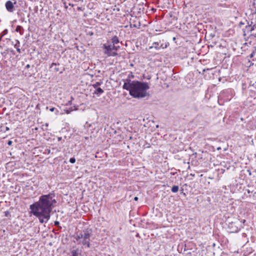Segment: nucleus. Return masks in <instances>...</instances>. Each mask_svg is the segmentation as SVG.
<instances>
[{
    "label": "nucleus",
    "instance_id": "nucleus-5",
    "mask_svg": "<svg viewBox=\"0 0 256 256\" xmlns=\"http://www.w3.org/2000/svg\"><path fill=\"white\" fill-rule=\"evenodd\" d=\"M167 47V44H164L163 43H162L160 41L159 42H154L152 43V46H150L148 48V50H151L154 48L155 50H160L164 49Z\"/></svg>",
    "mask_w": 256,
    "mask_h": 256
},
{
    "label": "nucleus",
    "instance_id": "nucleus-24",
    "mask_svg": "<svg viewBox=\"0 0 256 256\" xmlns=\"http://www.w3.org/2000/svg\"><path fill=\"white\" fill-rule=\"evenodd\" d=\"M54 224H55L56 225V224H59V222H55Z\"/></svg>",
    "mask_w": 256,
    "mask_h": 256
},
{
    "label": "nucleus",
    "instance_id": "nucleus-13",
    "mask_svg": "<svg viewBox=\"0 0 256 256\" xmlns=\"http://www.w3.org/2000/svg\"><path fill=\"white\" fill-rule=\"evenodd\" d=\"M178 189H179L178 186H174L172 188V191L173 192L176 193V192H178Z\"/></svg>",
    "mask_w": 256,
    "mask_h": 256
},
{
    "label": "nucleus",
    "instance_id": "nucleus-3",
    "mask_svg": "<svg viewBox=\"0 0 256 256\" xmlns=\"http://www.w3.org/2000/svg\"><path fill=\"white\" fill-rule=\"evenodd\" d=\"M90 232L88 230L82 231L76 238V240H80L84 246H86L88 248H90Z\"/></svg>",
    "mask_w": 256,
    "mask_h": 256
},
{
    "label": "nucleus",
    "instance_id": "nucleus-4",
    "mask_svg": "<svg viewBox=\"0 0 256 256\" xmlns=\"http://www.w3.org/2000/svg\"><path fill=\"white\" fill-rule=\"evenodd\" d=\"M102 48L104 49V54L107 56H114L118 55L116 52L118 47L114 44H104L102 46Z\"/></svg>",
    "mask_w": 256,
    "mask_h": 256
},
{
    "label": "nucleus",
    "instance_id": "nucleus-19",
    "mask_svg": "<svg viewBox=\"0 0 256 256\" xmlns=\"http://www.w3.org/2000/svg\"><path fill=\"white\" fill-rule=\"evenodd\" d=\"M12 142L11 140H8V144L9 146H10L12 144Z\"/></svg>",
    "mask_w": 256,
    "mask_h": 256
},
{
    "label": "nucleus",
    "instance_id": "nucleus-7",
    "mask_svg": "<svg viewBox=\"0 0 256 256\" xmlns=\"http://www.w3.org/2000/svg\"><path fill=\"white\" fill-rule=\"evenodd\" d=\"M5 6L6 10L8 12H14V6L12 2H11L10 0L7 1L5 4Z\"/></svg>",
    "mask_w": 256,
    "mask_h": 256
},
{
    "label": "nucleus",
    "instance_id": "nucleus-16",
    "mask_svg": "<svg viewBox=\"0 0 256 256\" xmlns=\"http://www.w3.org/2000/svg\"><path fill=\"white\" fill-rule=\"evenodd\" d=\"M70 162L72 164H74L76 162V158H71L70 160Z\"/></svg>",
    "mask_w": 256,
    "mask_h": 256
},
{
    "label": "nucleus",
    "instance_id": "nucleus-23",
    "mask_svg": "<svg viewBox=\"0 0 256 256\" xmlns=\"http://www.w3.org/2000/svg\"><path fill=\"white\" fill-rule=\"evenodd\" d=\"M138 198L137 196H136V197H134V200H136H136H138Z\"/></svg>",
    "mask_w": 256,
    "mask_h": 256
},
{
    "label": "nucleus",
    "instance_id": "nucleus-22",
    "mask_svg": "<svg viewBox=\"0 0 256 256\" xmlns=\"http://www.w3.org/2000/svg\"><path fill=\"white\" fill-rule=\"evenodd\" d=\"M3 36H4V34H0V41L1 40V39L2 38Z\"/></svg>",
    "mask_w": 256,
    "mask_h": 256
},
{
    "label": "nucleus",
    "instance_id": "nucleus-25",
    "mask_svg": "<svg viewBox=\"0 0 256 256\" xmlns=\"http://www.w3.org/2000/svg\"><path fill=\"white\" fill-rule=\"evenodd\" d=\"M30 64H27V65L26 66V68H30Z\"/></svg>",
    "mask_w": 256,
    "mask_h": 256
},
{
    "label": "nucleus",
    "instance_id": "nucleus-21",
    "mask_svg": "<svg viewBox=\"0 0 256 256\" xmlns=\"http://www.w3.org/2000/svg\"><path fill=\"white\" fill-rule=\"evenodd\" d=\"M16 50L17 52H18L19 53L20 52V49L19 48H16Z\"/></svg>",
    "mask_w": 256,
    "mask_h": 256
},
{
    "label": "nucleus",
    "instance_id": "nucleus-10",
    "mask_svg": "<svg viewBox=\"0 0 256 256\" xmlns=\"http://www.w3.org/2000/svg\"><path fill=\"white\" fill-rule=\"evenodd\" d=\"M104 92V90L100 88H98L96 89L94 94L100 96L101 94Z\"/></svg>",
    "mask_w": 256,
    "mask_h": 256
},
{
    "label": "nucleus",
    "instance_id": "nucleus-1",
    "mask_svg": "<svg viewBox=\"0 0 256 256\" xmlns=\"http://www.w3.org/2000/svg\"><path fill=\"white\" fill-rule=\"evenodd\" d=\"M56 203L54 194L42 195L38 202L30 205V213L37 217L40 223L46 222L50 218V213Z\"/></svg>",
    "mask_w": 256,
    "mask_h": 256
},
{
    "label": "nucleus",
    "instance_id": "nucleus-15",
    "mask_svg": "<svg viewBox=\"0 0 256 256\" xmlns=\"http://www.w3.org/2000/svg\"><path fill=\"white\" fill-rule=\"evenodd\" d=\"M20 42L18 40H16V44H14V46L15 48H19L20 46Z\"/></svg>",
    "mask_w": 256,
    "mask_h": 256
},
{
    "label": "nucleus",
    "instance_id": "nucleus-27",
    "mask_svg": "<svg viewBox=\"0 0 256 256\" xmlns=\"http://www.w3.org/2000/svg\"><path fill=\"white\" fill-rule=\"evenodd\" d=\"M220 148H218V150H220Z\"/></svg>",
    "mask_w": 256,
    "mask_h": 256
},
{
    "label": "nucleus",
    "instance_id": "nucleus-12",
    "mask_svg": "<svg viewBox=\"0 0 256 256\" xmlns=\"http://www.w3.org/2000/svg\"><path fill=\"white\" fill-rule=\"evenodd\" d=\"M112 42L113 44H114V46L115 44H116L119 42L118 38L116 36H114L112 38Z\"/></svg>",
    "mask_w": 256,
    "mask_h": 256
},
{
    "label": "nucleus",
    "instance_id": "nucleus-2",
    "mask_svg": "<svg viewBox=\"0 0 256 256\" xmlns=\"http://www.w3.org/2000/svg\"><path fill=\"white\" fill-rule=\"evenodd\" d=\"M122 88L128 90L130 94L134 98H144L148 95L147 90L149 89V86L146 82L126 79Z\"/></svg>",
    "mask_w": 256,
    "mask_h": 256
},
{
    "label": "nucleus",
    "instance_id": "nucleus-9",
    "mask_svg": "<svg viewBox=\"0 0 256 256\" xmlns=\"http://www.w3.org/2000/svg\"><path fill=\"white\" fill-rule=\"evenodd\" d=\"M72 256H79L80 255V251L78 248L76 250H73L71 251Z\"/></svg>",
    "mask_w": 256,
    "mask_h": 256
},
{
    "label": "nucleus",
    "instance_id": "nucleus-8",
    "mask_svg": "<svg viewBox=\"0 0 256 256\" xmlns=\"http://www.w3.org/2000/svg\"><path fill=\"white\" fill-rule=\"evenodd\" d=\"M250 58H253V61H256V47L254 48V49L252 50L251 54L250 55Z\"/></svg>",
    "mask_w": 256,
    "mask_h": 256
},
{
    "label": "nucleus",
    "instance_id": "nucleus-26",
    "mask_svg": "<svg viewBox=\"0 0 256 256\" xmlns=\"http://www.w3.org/2000/svg\"><path fill=\"white\" fill-rule=\"evenodd\" d=\"M48 124H47V123H46V126H48Z\"/></svg>",
    "mask_w": 256,
    "mask_h": 256
},
{
    "label": "nucleus",
    "instance_id": "nucleus-6",
    "mask_svg": "<svg viewBox=\"0 0 256 256\" xmlns=\"http://www.w3.org/2000/svg\"><path fill=\"white\" fill-rule=\"evenodd\" d=\"M228 228L232 232H238L240 230V228L237 226L236 222H232L230 223Z\"/></svg>",
    "mask_w": 256,
    "mask_h": 256
},
{
    "label": "nucleus",
    "instance_id": "nucleus-20",
    "mask_svg": "<svg viewBox=\"0 0 256 256\" xmlns=\"http://www.w3.org/2000/svg\"><path fill=\"white\" fill-rule=\"evenodd\" d=\"M54 110H55L54 108H52L50 109V111L52 112H54Z\"/></svg>",
    "mask_w": 256,
    "mask_h": 256
},
{
    "label": "nucleus",
    "instance_id": "nucleus-14",
    "mask_svg": "<svg viewBox=\"0 0 256 256\" xmlns=\"http://www.w3.org/2000/svg\"><path fill=\"white\" fill-rule=\"evenodd\" d=\"M100 84L98 82H96V84H94L92 85L93 87L95 88L96 89L98 88H99L98 86Z\"/></svg>",
    "mask_w": 256,
    "mask_h": 256
},
{
    "label": "nucleus",
    "instance_id": "nucleus-17",
    "mask_svg": "<svg viewBox=\"0 0 256 256\" xmlns=\"http://www.w3.org/2000/svg\"><path fill=\"white\" fill-rule=\"evenodd\" d=\"M22 29V28L20 26H18L16 28V32L20 31Z\"/></svg>",
    "mask_w": 256,
    "mask_h": 256
},
{
    "label": "nucleus",
    "instance_id": "nucleus-18",
    "mask_svg": "<svg viewBox=\"0 0 256 256\" xmlns=\"http://www.w3.org/2000/svg\"><path fill=\"white\" fill-rule=\"evenodd\" d=\"M3 32V34H4H4H7V32H8V30H7L6 29V30H4L3 31V32Z\"/></svg>",
    "mask_w": 256,
    "mask_h": 256
},
{
    "label": "nucleus",
    "instance_id": "nucleus-11",
    "mask_svg": "<svg viewBox=\"0 0 256 256\" xmlns=\"http://www.w3.org/2000/svg\"><path fill=\"white\" fill-rule=\"evenodd\" d=\"M53 67H54V72H58L60 70L59 68L57 66V64L56 63L53 62L51 64L50 68H52Z\"/></svg>",
    "mask_w": 256,
    "mask_h": 256
}]
</instances>
